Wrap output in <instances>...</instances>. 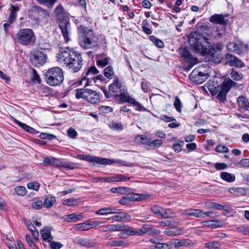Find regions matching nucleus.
Segmentation results:
<instances>
[{
    "instance_id": "obj_1",
    "label": "nucleus",
    "mask_w": 249,
    "mask_h": 249,
    "mask_svg": "<svg viewBox=\"0 0 249 249\" xmlns=\"http://www.w3.org/2000/svg\"><path fill=\"white\" fill-rule=\"evenodd\" d=\"M189 42L195 52L202 55L209 53L212 57L214 56L215 52L222 51L224 47V45L222 43L217 42L208 49V45L210 44L209 38L197 31L191 34Z\"/></svg>"
},
{
    "instance_id": "obj_2",
    "label": "nucleus",
    "mask_w": 249,
    "mask_h": 249,
    "mask_svg": "<svg viewBox=\"0 0 249 249\" xmlns=\"http://www.w3.org/2000/svg\"><path fill=\"white\" fill-rule=\"evenodd\" d=\"M57 60L74 72L78 71L83 65L81 53L67 47L64 48L57 55Z\"/></svg>"
},
{
    "instance_id": "obj_3",
    "label": "nucleus",
    "mask_w": 249,
    "mask_h": 249,
    "mask_svg": "<svg viewBox=\"0 0 249 249\" xmlns=\"http://www.w3.org/2000/svg\"><path fill=\"white\" fill-rule=\"evenodd\" d=\"M80 35L79 44L84 49H95L98 47V37L93 31L83 25L77 28Z\"/></svg>"
},
{
    "instance_id": "obj_4",
    "label": "nucleus",
    "mask_w": 249,
    "mask_h": 249,
    "mask_svg": "<svg viewBox=\"0 0 249 249\" xmlns=\"http://www.w3.org/2000/svg\"><path fill=\"white\" fill-rule=\"evenodd\" d=\"M54 14L57 19L59 21V27L61 29L62 34L66 42L70 40L69 36L70 22L68 13L65 11L63 5L59 4L54 10Z\"/></svg>"
},
{
    "instance_id": "obj_5",
    "label": "nucleus",
    "mask_w": 249,
    "mask_h": 249,
    "mask_svg": "<svg viewBox=\"0 0 249 249\" xmlns=\"http://www.w3.org/2000/svg\"><path fill=\"white\" fill-rule=\"evenodd\" d=\"M47 83L51 86H57L61 85L64 81L62 70L58 67L49 69L45 74Z\"/></svg>"
},
{
    "instance_id": "obj_6",
    "label": "nucleus",
    "mask_w": 249,
    "mask_h": 249,
    "mask_svg": "<svg viewBox=\"0 0 249 249\" xmlns=\"http://www.w3.org/2000/svg\"><path fill=\"white\" fill-rule=\"evenodd\" d=\"M236 83L231 79H226L224 81L221 86H217L214 89L209 88V91L212 94H216L217 98L221 102H224L226 100L227 93L230 91L231 88L234 87Z\"/></svg>"
},
{
    "instance_id": "obj_7",
    "label": "nucleus",
    "mask_w": 249,
    "mask_h": 249,
    "mask_svg": "<svg viewBox=\"0 0 249 249\" xmlns=\"http://www.w3.org/2000/svg\"><path fill=\"white\" fill-rule=\"evenodd\" d=\"M29 16L35 24L38 25L43 20H47L50 17L49 12L38 6L32 7L29 11Z\"/></svg>"
},
{
    "instance_id": "obj_8",
    "label": "nucleus",
    "mask_w": 249,
    "mask_h": 249,
    "mask_svg": "<svg viewBox=\"0 0 249 249\" xmlns=\"http://www.w3.org/2000/svg\"><path fill=\"white\" fill-rule=\"evenodd\" d=\"M75 97L77 99H84L92 104L98 103L100 100L99 95L96 91L89 89H77Z\"/></svg>"
},
{
    "instance_id": "obj_9",
    "label": "nucleus",
    "mask_w": 249,
    "mask_h": 249,
    "mask_svg": "<svg viewBox=\"0 0 249 249\" xmlns=\"http://www.w3.org/2000/svg\"><path fill=\"white\" fill-rule=\"evenodd\" d=\"M15 39L19 44L27 46L34 42L35 35L32 29L24 28L18 31Z\"/></svg>"
},
{
    "instance_id": "obj_10",
    "label": "nucleus",
    "mask_w": 249,
    "mask_h": 249,
    "mask_svg": "<svg viewBox=\"0 0 249 249\" xmlns=\"http://www.w3.org/2000/svg\"><path fill=\"white\" fill-rule=\"evenodd\" d=\"M99 72V71L95 66H91L86 71L84 74H83L80 84L83 85L84 87H87L95 84L94 77Z\"/></svg>"
},
{
    "instance_id": "obj_11",
    "label": "nucleus",
    "mask_w": 249,
    "mask_h": 249,
    "mask_svg": "<svg viewBox=\"0 0 249 249\" xmlns=\"http://www.w3.org/2000/svg\"><path fill=\"white\" fill-rule=\"evenodd\" d=\"M47 58L46 53L39 50L32 52L30 55L31 63L37 67L43 66L46 62Z\"/></svg>"
},
{
    "instance_id": "obj_12",
    "label": "nucleus",
    "mask_w": 249,
    "mask_h": 249,
    "mask_svg": "<svg viewBox=\"0 0 249 249\" xmlns=\"http://www.w3.org/2000/svg\"><path fill=\"white\" fill-rule=\"evenodd\" d=\"M200 68L195 69L190 74V78L196 84H201L209 77L208 72H202L199 71Z\"/></svg>"
},
{
    "instance_id": "obj_13",
    "label": "nucleus",
    "mask_w": 249,
    "mask_h": 249,
    "mask_svg": "<svg viewBox=\"0 0 249 249\" xmlns=\"http://www.w3.org/2000/svg\"><path fill=\"white\" fill-rule=\"evenodd\" d=\"M120 97V100L123 102H127L132 104L133 106H135L137 107V110L141 111L142 110H145L144 107H143L141 104L136 100L130 96L125 95L123 93V91L120 92L119 94Z\"/></svg>"
},
{
    "instance_id": "obj_14",
    "label": "nucleus",
    "mask_w": 249,
    "mask_h": 249,
    "mask_svg": "<svg viewBox=\"0 0 249 249\" xmlns=\"http://www.w3.org/2000/svg\"><path fill=\"white\" fill-rule=\"evenodd\" d=\"M109 91L114 93V95H118L119 94L124 90L122 83L120 82L118 77H114V82L111 84L108 87Z\"/></svg>"
},
{
    "instance_id": "obj_15",
    "label": "nucleus",
    "mask_w": 249,
    "mask_h": 249,
    "mask_svg": "<svg viewBox=\"0 0 249 249\" xmlns=\"http://www.w3.org/2000/svg\"><path fill=\"white\" fill-rule=\"evenodd\" d=\"M116 214L108 218V220H112L118 222H129L131 221V216L124 212L118 213L116 212Z\"/></svg>"
},
{
    "instance_id": "obj_16",
    "label": "nucleus",
    "mask_w": 249,
    "mask_h": 249,
    "mask_svg": "<svg viewBox=\"0 0 249 249\" xmlns=\"http://www.w3.org/2000/svg\"><path fill=\"white\" fill-rule=\"evenodd\" d=\"M225 60L226 63L231 67L234 66L238 68H242L244 65L240 60L231 54H227L225 57Z\"/></svg>"
},
{
    "instance_id": "obj_17",
    "label": "nucleus",
    "mask_w": 249,
    "mask_h": 249,
    "mask_svg": "<svg viewBox=\"0 0 249 249\" xmlns=\"http://www.w3.org/2000/svg\"><path fill=\"white\" fill-rule=\"evenodd\" d=\"M226 17H227L226 15L214 14L210 17L209 21L213 24L225 25L227 24L228 21V20L225 18Z\"/></svg>"
},
{
    "instance_id": "obj_18",
    "label": "nucleus",
    "mask_w": 249,
    "mask_h": 249,
    "mask_svg": "<svg viewBox=\"0 0 249 249\" xmlns=\"http://www.w3.org/2000/svg\"><path fill=\"white\" fill-rule=\"evenodd\" d=\"M181 214L186 217L194 216L196 218H203V212L200 209H189L183 211Z\"/></svg>"
},
{
    "instance_id": "obj_19",
    "label": "nucleus",
    "mask_w": 249,
    "mask_h": 249,
    "mask_svg": "<svg viewBox=\"0 0 249 249\" xmlns=\"http://www.w3.org/2000/svg\"><path fill=\"white\" fill-rule=\"evenodd\" d=\"M248 45L244 44L243 43H236L235 42H229L227 48L229 51L235 52L236 53H239L243 48H248Z\"/></svg>"
},
{
    "instance_id": "obj_20",
    "label": "nucleus",
    "mask_w": 249,
    "mask_h": 249,
    "mask_svg": "<svg viewBox=\"0 0 249 249\" xmlns=\"http://www.w3.org/2000/svg\"><path fill=\"white\" fill-rule=\"evenodd\" d=\"M53 166L54 167L61 168L63 167L68 169L72 170L75 168L76 165L73 162H67L59 159H54Z\"/></svg>"
},
{
    "instance_id": "obj_21",
    "label": "nucleus",
    "mask_w": 249,
    "mask_h": 249,
    "mask_svg": "<svg viewBox=\"0 0 249 249\" xmlns=\"http://www.w3.org/2000/svg\"><path fill=\"white\" fill-rule=\"evenodd\" d=\"M181 55L187 63H192L193 64H196L198 62L197 58L194 57L190 53L189 51L186 48L182 49Z\"/></svg>"
},
{
    "instance_id": "obj_22",
    "label": "nucleus",
    "mask_w": 249,
    "mask_h": 249,
    "mask_svg": "<svg viewBox=\"0 0 249 249\" xmlns=\"http://www.w3.org/2000/svg\"><path fill=\"white\" fill-rule=\"evenodd\" d=\"M113 164H116L121 166H128L126 161L121 160L117 159L113 160L103 158H101V165H111Z\"/></svg>"
},
{
    "instance_id": "obj_23",
    "label": "nucleus",
    "mask_w": 249,
    "mask_h": 249,
    "mask_svg": "<svg viewBox=\"0 0 249 249\" xmlns=\"http://www.w3.org/2000/svg\"><path fill=\"white\" fill-rule=\"evenodd\" d=\"M77 158L80 160L91 163H96L97 164H100L101 162V158L98 157L86 155H78L77 156Z\"/></svg>"
},
{
    "instance_id": "obj_24",
    "label": "nucleus",
    "mask_w": 249,
    "mask_h": 249,
    "mask_svg": "<svg viewBox=\"0 0 249 249\" xmlns=\"http://www.w3.org/2000/svg\"><path fill=\"white\" fill-rule=\"evenodd\" d=\"M117 209L113 206L102 208L95 212V214L100 215H107L116 213Z\"/></svg>"
},
{
    "instance_id": "obj_25",
    "label": "nucleus",
    "mask_w": 249,
    "mask_h": 249,
    "mask_svg": "<svg viewBox=\"0 0 249 249\" xmlns=\"http://www.w3.org/2000/svg\"><path fill=\"white\" fill-rule=\"evenodd\" d=\"M142 235L144 234H148L150 235H159L161 231L158 229H153L150 227H147L146 224L142 225Z\"/></svg>"
},
{
    "instance_id": "obj_26",
    "label": "nucleus",
    "mask_w": 249,
    "mask_h": 249,
    "mask_svg": "<svg viewBox=\"0 0 249 249\" xmlns=\"http://www.w3.org/2000/svg\"><path fill=\"white\" fill-rule=\"evenodd\" d=\"M41 236L43 240L51 242L53 239V236L51 234V229L49 227L44 228L40 231Z\"/></svg>"
},
{
    "instance_id": "obj_27",
    "label": "nucleus",
    "mask_w": 249,
    "mask_h": 249,
    "mask_svg": "<svg viewBox=\"0 0 249 249\" xmlns=\"http://www.w3.org/2000/svg\"><path fill=\"white\" fill-rule=\"evenodd\" d=\"M124 231L129 236H142L143 232L142 229H135L125 225Z\"/></svg>"
},
{
    "instance_id": "obj_28",
    "label": "nucleus",
    "mask_w": 249,
    "mask_h": 249,
    "mask_svg": "<svg viewBox=\"0 0 249 249\" xmlns=\"http://www.w3.org/2000/svg\"><path fill=\"white\" fill-rule=\"evenodd\" d=\"M237 102L240 108L249 110V102L245 96H239L237 99Z\"/></svg>"
},
{
    "instance_id": "obj_29",
    "label": "nucleus",
    "mask_w": 249,
    "mask_h": 249,
    "mask_svg": "<svg viewBox=\"0 0 249 249\" xmlns=\"http://www.w3.org/2000/svg\"><path fill=\"white\" fill-rule=\"evenodd\" d=\"M82 218V215L81 214L77 215L75 213L67 214L63 217L64 221L67 222H75L80 220Z\"/></svg>"
},
{
    "instance_id": "obj_30",
    "label": "nucleus",
    "mask_w": 249,
    "mask_h": 249,
    "mask_svg": "<svg viewBox=\"0 0 249 249\" xmlns=\"http://www.w3.org/2000/svg\"><path fill=\"white\" fill-rule=\"evenodd\" d=\"M183 231V229L182 228H177L174 230L170 228H166L163 232L167 236H178L181 234Z\"/></svg>"
},
{
    "instance_id": "obj_31",
    "label": "nucleus",
    "mask_w": 249,
    "mask_h": 249,
    "mask_svg": "<svg viewBox=\"0 0 249 249\" xmlns=\"http://www.w3.org/2000/svg\"><path fill=\"white\" fill-rule=\"evenodd\" d=\"M78 244L82 247L88 248H93L95 244V243L89 239L82 238L78 240Z\"/></svg>"
},
{
    "instance_id": "obj_32",
    "label": "nucleus",
    "mask_w": 249,
    "mask_h": 249,
    "mask_svg": "<svg viewBox=\"0 0 249 249\" xmlns=\"http://www.w3.org/2000/svg\"><path fill=\"white\" fill-rule=\"evenodd\" d=\"M56 198L54 196H48L44 199L43 202V206L46 208H51L55 203Z\"/></svg>"
},
{
    "instance_id": "obj_33",
    "label": "nucleus",
    "mask_w": 249,
    "mask_h": 249,
    "mask_svg": "<svg viewBox=\"0 0 249 249\" xmlns=\"http://www.w3.org/2000/svg\"><path fill=\"white\" fill-rule=\"evenodd\" d=\"M14 121L17 124H18L19 126L21 127L23 129H24L27 132L31 134H34L36 133V130H35L33 127H31L30 126L27 125V124L20 122V121H18L16 119H14Z\"/></svg>"
},
{
    "instance_id": "obj_34",
    "label": "nucleus",
    "mask_w": 249,
    "mask_h": 249,
    "mask_svg": "<svg viewBox=\"0 0 249 249\" xmlns=\"http://www.w3.org/2000/svg\"><path fill=\"white\" fill-rule=\"evenodd\" d=\"M172 244L177 249L179 248L180 247H187L190 245V243H188L185 239L181 240L175 239L172 241Z\"/></svg>"
},
{
    "instance_id": "obj_35",
    "label": "nucleus",
    "mask_w": 249,
    "mask_h": 249,
    "mask_svg": "<svg viewBox=\"0 0 249 249\" xmlns=\"http://www.w3.org/2000/svg\"><path fill=\"white\" fill-rule=\"evenodd\" d=\"M221 178L225 181L229 182H233L235 179V177L228 172H222L220 174Z\"/></svg>"
},
{
    "instance_id": "obj_36",
    "label": "nucleus",
    "mask_w": 249,
    "mask_h": 249,
    "mask_svg": "<svg viewBox=\"0 0 249 249\" xmlns=\"http://www.w3.org/2000/svg\"><path fill=\"white\" fill-rule=\"evenodd\" d=\"M104 54L99 55V57L101 59L96 61L97 64L98 66L104 67L108 64L110 58L108 57L104 58Z\"/></svg>"
},
{
    "instance_id": "obj_37",
    "label": "nucleus",
    "mask_w": 249,
    "mask_h": 249,
    "mask_svg": "<svg viewBox=\"0 0 249 249\" xmlns=\"http://www.w3.org/2000/svg\"><path fill=\"white\" fill-rule=\"evenodd\" d=\"M43 206L42 201L38 197H35L33 199L31 207L35 210H39Z\"/></svg>"
},
{
    "instance_id": "obj_38",
    "label": "nucleus",
    "mask_w": 249,
    "mask_h": 249,
    "mask_svg": "<svg viewBox=\"0 0 249 249\" xmlns=\"http://www.w3.org/2000/svg\"><path fill=\"white\" fill-rule=\"evenodd\" d=\"M135 142L140 144L148 145L150 139L145 135H138L135 138Z\"/></svg>"
},
{
    "instance_id": "obj_39",
    "label": "nucleus",
    "mask_w": 249,
    "mask_h": 249,
    "mask_svg": "<svg viewBox=\"0 0 249 249\" xmlns=\"http://www.w3.org/2000/svg\"><path fill=\"white\" fill-rule=\"evenodd\" d=\"M79 200L78 199L70 198L63 200V204L68 206H75L79 204Z\"/></svg>"
},
{
    "instance_id": "obj_40",
    "label": "nucleus",
    "mask_w": 249,
    "mask_h": 249,
    "mask_svg": "<svg viewBox=\"0 0 249 249\" xmlns=\"http://www.w3.org/2000/svg\"><path fill=\"white\" fill-rule=\"evenodd\" d=\"M104 74L106 78L109 79H112L114 75L113 68L111 66L106 67L104 70Z\"/></svg>"
},
{
    "instance_id": "obj_41",
    "label": "nucleus",
    "mask_w": 249,
    "mask_h": 249,
    "mask_svg": "<svg viewBox=\"0 0 249 249\" xmlns=\"http://www.w3.org/2000/svg\"><path fill=\"white\" fill-rule=\"evenodd\" d=\"M176 216V213L170 209H163L162 218H173Z\"/></svg>"
},
{
    "instance_id": "obj_42",
    "label": "nucleus",
    "mask_w": 249,
    "mask_h": 249,
    "mask_svg": "<svg viewBox=\"0 0 249 249\" xmlns=\"http://www.w3.org/2000/svg\"><path fill=\"white\" fill-rule=\"evenodd\" d=\"M150 40L155 44L157 47L159 48H162L164 47V44L162 40L157 38L154 36H150Z\"/></svg>"
},
{
    "instance_id": "obj_43",
    "label": "nucleus",
    "mask_w": 249,
    "mask_h": 249,
    "mask_svg": "<svg viewBox=\"0 0 249 249\" xmlns=\"http://www.w3.org/2000/svg\"><path fill=\"white\" fill-rule=\"evenodd\" d=\"M74 229L81 231L89 230L88 222H83L77 224L74 226Z\"/></svg>"
},
{
    "instance_id": "obj_44",
    "label": "nucleus",
    "mask_w": 249,
    "mask_h": 249,
    "mask_svg": "<svg viewBox=\"0 0 249 249\" xmlns=\"http://www.w3.org/2000/svg\"><path fill=\"white\" fill-rule=\"evenodd\" d=\"M40 4L44 5L48 8H52L54 4L57 2V0H36Z\"/></svg>"
},
{
    "instance_id": "obj_45",
    "label": "nucleus",
    "mask_w": 249,
    "mask_h": 249,
    "mask_svg": "<svg viewBox=\"0 0 249 249\" xmlns=\"http://www.w3.org/2000/svg\"><path fill=\"white\" fill-rule=\"evenodd\" d=\"M229 192L231 194H235L238 196L244 195L246 193L245 190L243 188H230Z\"/></svg>"
},
{
    "instance_id": "obj_46",
    "label": "nucleus",
    "mask_w": 249,
    "mask_h": 249,
    "mask_svg": "<svg viewBox=\"0 0 249 249\" xmlns=\"http://www.w3.org/2000/svg\"><path fill=\"white\" fill-rule=\"evenodd\" d=\"M163 208L157 206H155L150 208L151 212L157 215H159L162 218Z\"/></svg>"
},
{
    "instance_id": "obj_47",
    "label": "nucleus",
    "mask_w": 249,
    "mask_h": 249,
    "mask_svg": "<svg viewBox=\"0 0 249 249\" xmlns=\"http://www.w3.org/2000/svg\"><path fill=\"white\" fill-rule=\"evenodd\" d=\"M217 221L215 220L205 221L202 222V224L204 227L216 228L219 227L217 224Z\"/></svg>"
},
{
    "instance_id": "obj_48",
    "label": "nucleus",
    "mask_w": 249,
    "mask_h": 249,
    "mask_svg": "<svg viewBox=\"0 0 249 249\" xmlns=\"http://www.w3.org/2000/svg\"><path fill=\"white\" fill-rule=\"evenodd\" d=\"M163 143V141L160 139H157L154 141H149L147 146L153 147L158 148L160 147Z\"/></svg>"
},
{
    "instance_id": "obj_49",
    "label": "nucleus",
    "mask_w": 249,
    "mask_h": 249,
    "mask_svg": "<svg viewBox=\"0 0 249 249\" xmlns=\"http://www.w3.org/2000/svg\"><path fill=\"white\" fill-rule=\"evenodd\" d=\"M221 244L218 241L210 242L205 244L206 248L209 249H217L220 247Z\"/></svg>"
},
{
    "instance_id": "obj_50",
    "label": "nucleus",
    "mask_w": 249,
    "mask_h": 249,
    "mask_svg": "<svg viewBox=\"0 0 249 249\" xmlns=\"http://www.w3.org/2000/svg\"><path fill=\"white\" fill-rule=\"evenodd\" d=\"M171 245L167 243H158L152 247V249H171Z\"/></svg>"
},
{
    "instance_id": "obj_51",
    "label": "nucleus",
    "mask_w": 249,
    "mask_h": 249,
    "mask_svg": "<svg viewBox=\"0 0 249 249\" xmlns=\"http://www.w3.org/2000/svg\"><path fill=\"white\" fill-rule=\"evenodd\" d=\"M128 190V188L125 187H120L118 188H112L110 191L113 193H118L120 194H125Z\"/></svg>"
},
{
    "instance_id": "obj_52",
    "label": "nucleus",
    "mask_w": 249,
    "mask_h": 249,
    "mask_svg": "<svg viewBox=\"0 0 249 249\" xmlns=\"http://www.w3.org/2000/svg\"><path fill=\"white\" fill-rule=\"evenodd\" d=\"M124 225H121L120 224H116V225H109V229L110 231H124L125 228Z\"/></svg>"
},
{
    "instance_id": "obj_53",
    "label": "nucleus",
    "mask_w": 249,
    "mask_h": 249,
    "mask_svg": "<svg viewBox=\"0 0 249 249\" xmlns=\"http://www.w3.org/2000/svg\"><path fill=\"white\" fill-rule=\"evenodd\" d=\"M124 245V242L122 240H113L107 243V245L110 247H121Z\"/></svg>"
},
{
    "instance_id": "obj_54",
    "label": "nucleus",
    "mask_w": 249,
    "mask_h": 249,
    "mask_svg": "<svg viewBox=\"0 0 249 249\" xmlns=\"http://www.w3.org/2000/svg\"><path fill=\"white\" fill-rule=\"evenodd\" d=\"M15 192L17 195L21 196H24L27 194V190L25 187L19 186L15 188Z\"/></svg>"
},
{
    "instance_id": "obj_55",
    "label": "nucleus",
    "mask_w": 249,
    "mask_h": 249,
    "mask_svg": "<svg viewBox=\"0 0 249 249\" xmlns=\"http://www.w3.org/2000/svg\"><path fill=\"white\" fill-rule=\"evenodd\" d=\"M230 75L231 78L236 81H239L242 78V75L239 74L237 71H234L233 69L231 70Z\"/></svg>"
},
{
    "instance_id": "obj_56",
    "label": "nucleus",
    "mask_w": 249,
    "mask_h": 249,
    "mask_svg": "<svg viewBox=\"0 0 249 249\" xmlns=\"http://www.w3.org/2000/svg\"><path fill=\"white\" fill-rule=\"evenodd\" d=\"M54 158L53 157H46L44 158L43 162L41 163L42 165L45 166L52 165L53 166Z\"/></svg>"
},
{
    "instance_id": "obj_57",
    "label": "nucleus",
    "mask_w": 249,
    "mask_h": 249,
    "mask_svg": "<svg viewBox=\"0 0 249 249\" xmlns=\"http://www.w3.org/2000/svg\"><path fill=\"white\" fill-rule=\"evenodd\" d=\"M27 188L29 189L37 191L39 188V184L37 182H30L27 185Z\"/></svg>"
},
{
    "instance_id": "obj_58",
    "label": "nucleus",
    "mask_w": 249,
    "mask_h": 249,
    "mask_svg": "<svg viewBox=\"0 0 249 249\" xmlns=\"http://www.w3.org/2000/svg\"><path fill=\"white\" fill-rule=\"evenodd\" d=\"M174 105L176 109V110L180 112L181 111V108L182 107V104L179 98L178 97H176L175 98V101L174 103Z\"/></svg>"
},
{
    "instance_id": "obj_59",
    "label": "nucleus",
    "mask_w": 249,
    "mask_h": 249,
    "mask_svg": "<svg viewBox=\"0 0 249 249\" xmlns=\"http://www.w3.org/2000/svg\"><path fill=\"white\" fill-rule=\"evenodd\" d=\"M215 151L219 153H228L229 149L225 145H218L215 147Z\"/></svg>"
},
{
    "instance_id": "obj_60",
    "label": "nucleus",
    "mask_w": 249,
    "mask_h": 249,
    "mask_svg": "<svg viewBox=\"0 0 249 249\" xmlns=\"http://www.w3.org/2000/svg\"><path fill=\"white\" fill-rule=\"evenodd\" d=\"M68 136L71 139H75L77 136L76 131L72 128H70L67 132Z\"/></svg>"
},
{
    "instance_id": "obj_61",
    "label": "nucleus",
    "mask_w": 249,
    "mask_h": 249,
    "mask_svg": "<svg viewBox=\"0 0 249 249\" xmlns=\"http://www.w3.org/2000/svg\"><path fill=\"white\" fill-rule=\"evenodd\" d=\"M50 245L52 249H60L63 246L60 243L52 241L50 242Z\"/></svg>"
},
{
    "instance_id": "obj_62",
    "label": "nucleus",
    "mask_w": 249,
    "mask_h": 249,
    "mask_svg": "<svg viewBox=\"0 0 249 249\" xmlns=\"http://www.w3.org/2000/svg\"><path fill=\"white\" fill-rule=\"evenodd\" d=\"M214 167L217 170H222L227 168V165L224 163L216 162L214 164Z\"/></svg>"
},
{
    "instance_id": "obj_63",
    "label": "nucleus",
    "mask_w": 249,
    "mask_h": 249,
    "mask_svg": "<svg viewBox=\"0 0 249 249\" xmlns=\"http://www.w3.org/2000/svg\"><path fill=\"white\" fill-rule=\"evenodd\" d=\"M97 179L98 181H100L107 182H114L113 176L100 178H97Z\"/></svg>"
},
{
    "instance_id": "obj_64",
    "label": "nucleus",
    "mask_w": 249,
    "mask_h": 249,
    "mask_svg": "<svg viewBox=\"0 0 249 249\" xmlns=\"http://www.w3.org/2000/svg\"><path fill=\"white\" fill-rule=\"evenodd\" d=\"M159 224L161 227H170L172 225L171 221L168 220L160 221Z\"/></svg>"
}]
</instances>
